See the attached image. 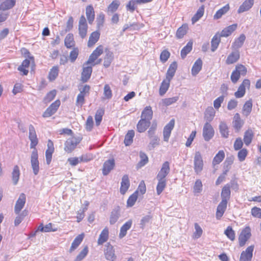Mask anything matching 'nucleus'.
<instances>
[{"label": "nucleus", "mask_w": 261, "mask_h": 261, "mask_svg": "<svg viewBox=\"0 0 261 261\" xmlns=\"http://www.w3.org/2000/svg\"><path fill=\"white\" fill-rule=\"evenodd\" d=\"M203 161L201 153L196 151L194 157V169L195 172L198 174L203 170Z\"/></svg>", "instance_id": "1"}, {"label": "nucleus", "mask_w": 261, "mask_h": 261, "mask_svg": "<svg viewBox=\"0 0 261 261\" xmlns=\"http://www.w3.org/2000/svg\"><path fill=\"white\" fill-rule=\"evenodd\" d=\"M215 131L209 122H206L203 128L202 136L205 141H209L214 136Z\"/></svg>", "instance_id": "2"}, {"label": "nucleus", "mask_w": 261, "mask_h": 261, "mask_svg": "<svg viewBox=\"0 0 261 261\" xmlns=\"http://www.w3.org/2000/svg\"><path fill=\"white\" fill-rule=\"evenodd\" d=\"M80 143V140L75 137L68 139L64 144V150L67 153H71Z\"/></svg>", "instance_id": "3"}, {"label": "nucleus", "mask_w": 261, "mask_h": 261, "mask_svg": "<svg viewBox=\"0 0 261 261\" xmlns=\"http://www.w3.org/2000/svg\"><path fill=\"white\" fill-rule=\"evenodd\" d=\"M38 154L37 150L35 149L31 153V163L33 173L35 175H37L39 171V163L38 160Z\"/></svg>", "instance_id": "4"}, {"label": "nucleus", "mask_w": 261, "mask_h": 261, "mask_svg": "<svg viewBox=\"0 0 261 261\" xmlns=\"http://www.w3.org/2000/svg\"><path fill=\"white\" fill-rule=\"evenodd\" d=\"M251 229L249 226L246 227L241 232L239 241V245L241 247L245 245L246 242L251 237Z\"/></svg>", "instance_id": "5"}, {"label": "nucleus", "mask_w": 261, "mask_h": 261, "mask_svg": "<svg viewBox=\"0 0 261 261\" xmlns=\"http://www.w3.org/2000/svg\"><path fill=\"white\" fill-rule=\"evenodd\" d=\"M170 170V163L168 161L165 162L162 166L161 170L156 175V179H166V177L169 173Z\"/></svg>", "instance_id": "6"}, {"label": "nucleus", "mask_w": 261, "mask_h": 261, "mask_svg": "<svg viewBox=\"0 0 261 261\" xmlns=\"http://www.w3.org/2000/svg\"><path fill=\"white\" fill-rule=\"evenodd\" d=\"M105 258L109 261H115L116 256L115 254V250L113 246L108 243L106 245V249L104 250Z\"/></svg>", "instance_id": "7"}, {"label": "nucleus", "mask_w": 261, "mask_h": 261, "mask_svg": "<svg viewBox=\"0 0 261 261\" xmlns=\"http://www.w3.org/2000/svg\"><path fill=\"white\" fill-rule=\"evenodd\" d=\"M61 104L59 100H57L46 110L43 114V117H49L54 114L58 109Z\"/></svg>", "instance_id": "8"}, {"label": "nucleus", "mask_w": 261, "mask_h": 261, "mask_svg": "<svg viewBox=\"0 0 261 261\" xmlns=\"http://www.w3.org/2000/svg\"><path fill=\"white\" fill-rule=\"evenodd\" d=\"M89 65L83 64V71L81 73V81L83 83H86L90 79L92 72V66Z\"/></svg>", "instance_id": "9"}, {"label": "nucleus", "mask_w": 261, "mask_h": 261, "mask_svg": "<svg viewBox=\"0 0 261 261\" xmlns=\"http://www.w3.org/2000/svg\"><path fill=\"white\" fill-rule=\"evenodd\" d=\"M175 125V120L174 119H171L168 123H167L164 128L163 130V136L164 141L168 142L170 138L171 131L173 129Z\"/></svg>", "instance_id": "10"}, {"label": "nucleus", "mask_w": 261, "mask_h": 261, "mask_svg": "<svg viewBox=\"0 0 261 261\" xmlns=\"http://www.w3.org/2000/svg\"><path fill=\"white\" fill-rule=\"evenodd\" d=\"M29 139L31 141V148L36 149L35 147L37 145L38 141L35 129L33 125H29Z\"/></svg>", "instance_id": "11"}, {"label": "nucleus", "mask_w": 261, "mask_h": 261, "mask_svg": "<svg viewBox=\"0 0 261 261\" xmlns=\"http://www.w3.org/2000/svg\"><path fill=\"white\" fill-rule=\"evenodd\" d=\"M254 246H250L241 253L240 261H251L252 258Z\"/></svg>", "instance_id": "12"}, {"label": "nucleus", "mask_w": 261, "mask_h": 261, "mask_svg": "<svg viewBox=\"0 0 261 261\" xmlns=\"http://www.w3.org/2000/svg\"><path fill=\"white\" fill-rule=\"evenodd\" d=\"M250 81L248 79H245L241 85L239 86L237 92L234 93V96L236 98H241L245 94L246 87H249L250 86Z\"/></svg>", "instance_id": "13"}, {"label": "nucleus", "mask_w": 261, "mask_h": 261, "mask_svg": "<svg viewBox=\"0 0 261 261\" xmlns=\"http://www.w3.org/2000/svg\"><path fill=\"white\" fill-rule=\"evenodd\" d=\"M115 163L113 159H109L105 161L102 167V174L103 175H107L115 167Z\"/></svg>", "instance_id": "14"}, {"label": "nucleus", "mask_w": 261, "mask_h": 261, "mask_svg": "<svg viewBox=\"0 0 261 261\" xmlns=\"http://www.w3.org/2000/svg\"><path fill=\"white\" fill-rule=\"evenodd\" d=\"M26 200V197L24 193L20 194L17 199L14 211L16 214H18L24 206Z\"/></svg>", "instance_id": "15"}, {"label": "nucleus", "mask_w": 261, "mask_h": 261, "mask_svg": "<svg viewBox=\"0 0 261 261\" xmlns=\"http://www.w3.org/2000/svg\"><path fill=\"white\" fill-rule=\"evenodd\" d=\"M227 201L222 200L218 204L216 213L217 219L220 220L223 216L227 208Z\"/></svg>", "instance_id": "16"}, {"label": "nucleus", "mask_w": 261, "mask_h": 261, "mask_svg": "<svg viewBox=\"0 0 261 261\" xmlns=\"http://www.w3.org/2000/svg\"><path fill=\"white\" fill-rule=\"evenodd\" d=\"M129 186L130 182L128 176L125 174L123 175L122 178L121 187L120 189V192L121 194L124 195L128 189Z\"/></svg>", "instance_id": "17"}, {"label": "nucleus", "mask_w": 261, "mask_h": 261, "mask_svg": "<svg viewBox=\"0 0 261 261\" xmlns=\"http://www.w3.org/2000/svg\"><path fill=\"white\" fill-rule=\"evenodd\" d=\"M150 123V121L141 119L137 124V131L140 133L145 132L149 127Z\"/></svg>", "instance_id": "18"}, {"label": "nucleus", "mask_w": 261, "mask_h": 261, "mask_svg": "<svg viewBox=\"0 0 261 261\" xmlns=\"http://www.w3.org/2000/svg\"><path fill=\"white\" fill-rule=\"evenodd\" d=\"M240 55L239 50L231 52L226 60V64L230 65L236 63L240 59Z\"/></svg>", "instance_id": "19"}, {"label": "nucleus", "mask_w": 261, "mask_h": 261, "mask_svg": "<svg viewBox=\"0 0 261 261\" xmlns=\"http://www.w3.org/2000/svg\"><path fill=\"white\" fill-rule=\"evenodd\" d=\"M153 117V111L150 106L146 107L141 113V119L150 121Z\"/></svg>", "instance_id": "20"}, {"label": "nucleus", "mask_w": 261, "mask_h": 261, "mask_svg": "<svg viewBox=\"0 0 261 261\" xmlns=\"http://www.w3.org/2000/svg\"><path fill=\"white\" fill-rule=\"evenodd\" d=\"M244 121L241 119L240 114L239 113H236L233 116L232 124L234 129L239 132L242 127L244 124Z\"/></svg>", "instance_id": "21"}, {"label": "nucleus", "mask_w": 261, "mask_h": 261, "mask_svg": "<svg viewBox=\"0 0 261 261\" xmlns=\"http://www.w3.org/2000/svg\"><path fill=\"white\" fill-rule=\"evenodd\" d=\"M230 186L228 184L225 185L222 188L221 197L222 200L228 201L230 198Z\"/></svg>", "instance_id": "22"}, {"label": "nucleus", "mask_w": 261, "mask_h": 261, "mask_svg": "<svg viewBox=\"0 0 261 261\" xmlns=\"http://www.w3.org/2000/svg\"><path fill=\"white\" fill-rule=\"evenodd\" d=\"M254 4L253 0H246L240 6L238 10V13H242L245 11H248L252 8Z\"/></svg>", "instance_id": "23"}, {"label": "nucleus", "mask_w": 261, "mask_h": 261, "mask_svg": "<svg viewBox=\"0 0 261 261\" xmlns=\"http://www.w3.org/2000/svg\"><path fill=\"white\" fill-rule=\"evenodd\" d=\"M177 68V64L176 62H172L169 66L166 74V79L169 80H171L174 76L175 73Z\"/></svg>", "instance_id": "24"}, {"label": "nucleus", "mask_w": 261, "mask_h": 261, "mask_svg": "<svg viewBox=\"0 0 261 261\" xmlns=\"http://www.w3.org/2000/svg\"><path fill=\"white\" fill-rule=\"evenodd\" d=\"M120 210L119 206H117L111 212L110 217V223L111 224H115L119 218L120 216Z\"/></svg>", "instance_id": "25"}, {"label": "nucleus", "mask_w": 261, "mask_h": 261, "mask_svg": "<svg viewBox=\"0 0 261 261\" xmlns=\"http://www.w3.org/2000/svg\"><path fill=\"white\" fill-rule=\"evenodd\" d=\"M86 14L89 23L92 24L95 18V12L92 6L89 5L86 7Z\"/></svg>", "instance_id": "26"}, {"label": "nucleus", "mask_w": 261, "mask_h": 261, "mask_svg": "<svg viewBox=\"0 0 261 261\" xmlns=\"http://www.w3.org/2000/svg\"><path fill=\"white\" fill-rule=\"evenodd\" d=\"M109 238V229L105 227L101 232L97 241V244L99 245L103 244L106 242Z\"/></svg>", "instance_id": "27"}, {"label": "nucleus", "mask_w": 261, "mask_h": 261, "mask_svg": "<svg viewBox=\"0 0 261 261\" xmlns=\"http://www.w3.org/2000/svg\"><path fill=\"white\" fill-rule=\"evenodd\" d=\"M132 220H129L124 224L120 228V231L119 235V237L120 239L124 237L127 233V231L129 229L132 225Z\"/></svg>", "instance_id": "28"}, {"label": "nucleus", "mask_w": 261, "mask_h": 261, "mask_svg": "<svg viewBox=\"0 0 261 261\" xmlns=\"http://www.w3.org/2000/svg\"><path fill=\"white\" fill-rule=\"evenodd\" d=\"M215 111L212 107H208L204 113V119L207 121L206 122H209L212 121L215 115Z\"/></svg>", "instance_id": "29"}, {"label": "nucleus", "mask_w": 261, "mask_h": 261, "mask_svg": "<svg viewBox=\"0 0 261 261\" xmlns=\"http://www.w3.org/2000/svg\"><path fill=\"white\" fill-rule=\"evenodd\" d=\"M114 59L113 53L109 50H106V55L104 57L103 66L106 68L109 67Z\"/></svg>", "instance_id": "30"}, {"label": "nucleus", "mask_w": 261, "mask_h": 261, "mask_svg": "<svg viewBox=\"0 0 261 261\" xmlns=\"http://www.w3.org/2000/svg\"><path fill=\"white\" fill-rule=\"evenodd\" d=\"M20 174L19 168L17 165H15L12 172V180L14 185H16L18 184Z\"/></svg>", "instance_id": "31"}, {"label": "nucleus", "mask_w": 261, "mask_h": 261, "mask_svg": "<svg viewBox=\"0 0 261 261\" xmlns=\"http://www.w3.org/2000/svg\"><path fill=\"white\" fill-rule=\"evenodd\" d=\"M237 28V24H233L225 28L221 32L220 36L221 37H228L234 32Z\"/></svg>", "instance_id": "32"}, {"label": "nucleus", "mask_w": 261, "mask_h": 261, "mask_svg": "<svg viewBox=\"0 0 261 261\" xmlns=\"http://www.w3.org/2000/svg\"><path fill=\"white\" fill-rule=\"evenodd\" d=\"M100 37V33L98 31H95L91 33L89 37L88 42V46L91 47L93 46L98 40Z\"/></svg>", "instance_id": "33"}, {"label": "nucleus", "mask_w": 261, "mask_h": 261, "mask_svg": "<svg viewBox=\"0 0 261 261\" xmlns=\"http://www.w3.org/2000/svg\"><path fill=\"white\" fill-rule=\"evenodd\" d=\"M220 133L222 137L227 138L229 136L228 127L224 121H221L219 126Z\"/></svg>", "instance_id": "34"}, {"label": "nucleus", "mask_w": 261, "mask_h": 261, "mask_svg": "<svg viewBox=\"0 0 261 261\" xmlns=\"http://www.w3.org/2000/svg\"><path fill=\"white\" fill-rule=\"evenodd\" d=\"M170 81L166 79L162 82L159 89V94L161 96H163L168 90Z\"/></svg>", "instance_id": "35"}, {"label": "nucleus", "mask_w": 261, "mask_h": 261, "mask_svg": "<svg viewBox=\"0 0 261 261\" xmlns=\"http://www.w3.org/2000/svg\"><path fill=\"white\" fill-rule=\"evenodd\" d=\"M202 66V61L200 59H198L194 63L192 68V74L193 75H196L201 70Z\"/></svg>", "instance_id": "36"}, {"label": "nucleus", "mask_w": 261, "mask_h": 261, "mask_svg": "<svg viewBox=\"0 0 261 261\" xmlns=\"http://www.w3.org/2000/svg\"><path fill=\"white\" fill-rule=\"evenodd\" d=\"M246 39V36L244 34L240 35L239 37L236 39L232 45V47L239 48L242 46Z\"/></svg>", "instance_id": "37"}, {"label": "nucleus", "mask_w": 261, "mask_h": 261, "mask_svg": "<svg viewBox=\"0 0 261 261\" xmlns=\"http://www.w3.org/2000/svg\"><path fill=\"white\" fill-rule=\"evenodd\" d=\"M15 0H6L0 5V10L5 11L13 8L15 4Z\"/></svg>", "instance_id": "38"}, {"label": "nucleus", "mask_w": 261, "mask_h": 261, "mask_svg": "<svg viewBox=\"0 0 261 261\" xmlns=\"http://www.w3.org/2000/svg\"><path fill=\"white\" fill-rule=\"evenodd\" d=\"M84 234H81L78 235L73 240L72 243L71 247L70 248V251L72 252L77 248V247L82 243L84 239Z\"/></svg>", "instance_id": "39"}, {"label": "nucleus", "mask_w": 261, "mask_h": 261, "mask_svg": "<svg viewBox=\"0 0 261 261\" xmlns=\"http://www.w3.org/2000/svg\"><path fill=\"white\" fill-rule=\"evenodd\" d=\"M120 3L118 0L113 1L108 7L107 13L108 14L113 13L118 9Z\"/></svg>", "instance_id": "40"}, {"label": "nucleus", "mask_w": 261, "mask_h": 261, "mask_svg": "<svg viewBox=\"0 0 261 261\" xmlns=\"http://www.w3.org/2000/svg\"><path fill=\"white\" fill-rule=\"evenodd\" d=\"M252 108V102L251 100L247 101L243 106V114L247 117L251 113Z\"/></svg>", "instance_id": "41"}, {"label": "nucleus", "mask_w": 261, "mask_h": 261, "mask_svg": "<svg viewBox=\"0 0 261 261\" xmlns=\"http://www.w3.org/2000/svg\"><path fill=\"white\" fill-rule=\"evenodd\" d=\"M188 30V25L187 24H182L177 29L176 33V37L178 39H181L183 38L184 36L187 34Z\"/></svg>", "instance_id": "42"}, {"label": "nucleus", "mask_w": 261, "mask_h": 261, "mask_svg": "<svg viewBox=\"0 0 261 261\" xmlns=\"http://www.w3.org/2000/svg\"><path fill=\"white\" fill-rule=\"evenodd\" d=\"M225 153L223 150H220L218 153L215 156L213 160V165L215 166L219 164L224 159Z\"/></svg>", "instance_id": "43"}, {"label": "nucleus", "mask_w": 261, "mask_h": 261, "mask_svg": "<svg viewBox=\"0 0 261 261\" xmlns=\"http://www.w3.org/2000/svg\"><path fill=\"white\" fill-rule=\"evenodd\" d=\"M229 6L228 4L226 5L222 8L218 10L214 16V19H220L223 15H224L229 10Z\"/></svg>", "instance_id": "44"}, {"label": "nucleus", "mask_w": 261, "mask_h": 261, "mask_svg": "<svg viewBox=\"0 0 261 261\" xmlns=\"http://www.w3.org/2000/svg\"><path fill=\"white\" fill-rule=\"evenodd\" d=\"M135 136V132L134 130H129L125 136L124 143L126 146L130 145L133 141V138Z\"/></svg>", "instance_id": "45"}, {"label": "nucleus", "mask_w": 261, "mask_h": 261, "mask_svg": "<svg viewBox=\"0 0 261 261\" xmlns=\"http://www.w3.org/2000/svg\"><path fill=\"white\" fill-rule=\"evenodd\" d=\"M64 43L65 46L68 48H70L74 46L75 42L72 34L69 33L66 36L64 40Z\"/></svg>", "instance_id": "46"}, {"label": "nucleus", "mask_w": 261, "mask_h": 261, "mask_svg": "<svg viewBox=\"0 0 261 261\" xmlns=\"http://www.w3.org/2000/svg\"><path fill=\"white\" fill-rule=\"evenodd\" d=\"M253 137V133L252 130L248 129L244 133V142L246 145L248 146L251 142Z\"/></svg>", "instance_id": "47"}, {"label": "nucleus", "mask_w": 261, "mask_h": 261, "mask_svg": "<svg viewBox=\"0 0 261 261\" xmlns=\"http://www.w3.org/2000/svg\"><path fill=\"white\" fill-rule=\"evenodd\" d=\"M193 42L189 41L187 45L184 47L181 50V57L182 59H185L187 54H189L192 49Z\"/></svg>", "instance_id": "48"}, {"label": "nucleus", "mask_w": 261, "mask_h": 261, "mask_svg": "<svg viewBox=\"0 0 261 261\" xmlns=\"http://www.w3.org/2000/svg\"><path fill=\"white\" fill-rule=\"evenodd\" d=\"M30 64V61L29 59H25L22 63L21 65L18 67V70L23 73V75H27L29 71L26 69L28 68Z\"/></svg>", "instance_id": "49"}, {"label": "nucleus", "mask_w": 261, "mask_h": 261, "mask_svg": "<svg viewBox=\"0 0 261 261\" xmlns=\"http://www.w3.org/2000/svg\"><path fill=\"white\" fill-rule=\"evenodd\" d=\"M204 11V6H201L197 10L196 14L192 18V21L193 23H195L203 15Z\"/></svg>", "instance_id": "50"}, {"label": "nucleus", "mask_w": 261, "mask_h": 261, "mask_svg": "<svg viewBox=\"0 0 261 261\" xmlns=\"http://www.w3.org/2000/svg\"><path fill=\"white\" fill-rule=\"evenodd\" d=\"M158 182L156 186V193L160 195L166 186V180L157 179Z\"/></svg>", "instance_id": "51"}, {"label": "nucleus", "mask_w": 261, "mask_h": 261, "mask_svg": "<svg viewBox=\"0 0 261 261\" xmlns=\"http://www.w3.org/2000/svg\"><path fill=\"white\" fill-rule=\"evenodd\" d=\"M220 42V38L217 35H215L211 41V50L215 51L218 48Z\"/></svg>", "instance_id": "52"}, {"label": "nucleus", "mask_w": 261, "mask_h": 261, "mask_svg": "<svg viewBox=\"0 0 261 261\" xmlns=\"http://www.w3.org/2000/svg\"><path fill=\"white\" fill-rule=\"evenodd\" d=\"M179 99L178 96H175L171 98H164L162 100V104L164 106H169L176 102Z\"/></svg>", "instance_id": "53"}, {"label": "nucleus", "mask_w": 261, "mask_h": 261, "mask_svg": "<svg viewBox=\"0 0 261 261\" xmlns=\"http://www.w3.org/2000/svg\"><path fill=\"white\" fill-rule=\"evenodd\" d=\"M235 70L242 76H245L247 72V68L242 64H238L236 66Z\"/></svg>", "instance_id": "54"}, {"label": "nucleus", "mask_w": 261, "mask_h": 261, "mask_svg": "<svg viewBox=\"0 0 261 261\" xmlns=\"http://www.w3.org/2000/svg\"><path fill=\"white\" fill-rule=\"evenodd\" d=\"M88 247L85 246L84 249L80 252L77 255L74 261H81L88 254Z\"/></svg>", "instance_id": "55"}, {"label": "nucleus", "mask_w": 261, "mask_h": 261, "mask_svg": "<svg viewBox=\"0 0 261 261\" xmlns=\"http://www.w3.org/2000/svg\"><path fill=\"white\" fill-rule=\"evenodd\" d=\"M59 69L57 66L53 67L49 71L48 79L50 81H54L58 75Z\"/></svg>", "instance_id": "56"}, {"label": "nucleus", "mask_w": 261, "mask_h": 261, "mask_svg": "<svg viewBox=\"0 0 261 261\" xmlns=\"http://www.w3.org/2000/svg\"><path fill=\"white\" fill-rule=\"evenodd\" d=\"M139 156L141 160L139 162L138 165L140 166V167H142L148 162V158L146 154L142 151L140 152Z\"/></svg>", "instance_id": "57"}, {"label": "nucleus", "mask_w": 261, "mask_h": 261, "mask_svg": "<svg viewBox=\"0 0 261 261\" xmlns=\"http://www.w3.org/2000/svg\"><path fill=\"white\" fill-rule=\"evenodd\" d=\"M103 114L104 111L102 110L99 109L97 110L95 115V123L97 126H98L100 124L102 120Z\"/></svg>", "instance_id": "58"}, {"label": "nucleus", "mask_w": 261, "mask_h": 261, "mask_svg": "<svg viewBox=\"0 0 261 261\" xmlns=\"http://www.w3.org/2000/svg\"><path fill=\"white\" fill-rule=\"evenodd\" d=\"M138 198L137 192H135L132 195L129 196L127 201L128 206H133Z\"/></svg>", "instance_id": "59"}, {"label": "nucleus", "mask_w": 261, "mask_h": 261, "mask_svg": "<svg viewBox=\"0 0 261 261\" xmlns=\"http://www.w3.org/2000/svg\"><path fill=\"white\" fill-rule=\"evenodd\" d=\"M194 227L195 229V231L193 233V238L194 239H198L199 238L202 234V229L201 227L198 225V223H196L194 224Z\"/></svg>", "instance_id": "60"}, {"label": "nucleus", "mask_w": 261, "mask_h": 261, "mask_svg": "<svg viewBox=\"0 0 261 261\" xmlns=\"http://www.w3.org/2000/svg\"><path fill=\"white\" fill-rule=\"evenodd\" d=\"M224 233L231 241L235 239V233L232 228L230 226H228L225 230Z\"/></svg>", "instance_id": "61"}, {"label": "nucleus", "mask_w": 261, "mask_h": 261, "mask_svg": "<svg viewBox=\"0 0 261 261\" xmlns=\"http://www.w3.org/2000/svg\"><path fill=\"white\" fill-rule=\"evenodd\" d=\"M56 95V90H52L48 92L44 98L43 101L45 103H48L55 98Z\"/></svg>", "instance_id": "62"}, {"label": "nucleus", "mask_w": 261, "mask_h": 261, "mask_svg": "<svg viewBox=\"0 0 261 261\" xmlns=\"http://www.w3.org/2000/svg\"><path fill=\"white\" fill-rule=\"evenodd\" d=\"M79 49L77 48H73L70 51L69 54V60L71 62L73 63L75 62L79 55Z\"/></svg>", "instance_id": "63"}, {"label": "nucleus", "mask_w": 261, "mask_h": 261, "mask_svg": "<svg viewBox=\"0 0 261 261\" xmlns=\"http://www.w3.org/2000/svg\"><path fill=\"white\" fill-rule=\"evenodd\" d=\"M251 213L253 217L261 219V208L254 206L251 208Z\"/></svg>", "instance_id": "64"}]
</instances>
